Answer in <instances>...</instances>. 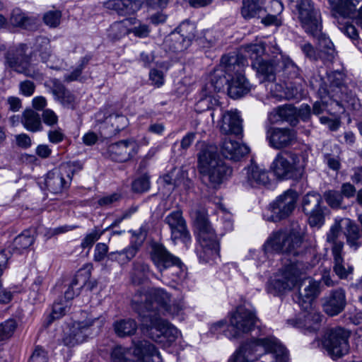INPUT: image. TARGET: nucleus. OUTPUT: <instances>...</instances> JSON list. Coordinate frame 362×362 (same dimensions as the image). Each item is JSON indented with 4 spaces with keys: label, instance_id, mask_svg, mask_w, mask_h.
Segmentation results:
<instances>
[{
    "label": "nucleus",
    "instance_id": "obj_8",
    "mask_svg": "<svg viewBox=\"0 0 362 362\" xmlns=\"http://www.w3.org/2000/svg\"><path fill=\"white\" fill-rule=\"evenodd\" d=\"M302 237L293 231L278 230L270 235L264 247L266 252H275L297 256L302 251Z\"/></svg>",
    "mask_w": 362,
    "mask_h": 362
},
{
    "label": "nucleus",
    "instance_id": "obj_35",
    "mask_svg": "<svg viewBox=\"0 0 362 362\" xmlns=\"http://www.w3.org/2000/svg\"><path fill=\"white\" fill-rule=\"evenodd\" d=\"M35 47L40 52L42 62L46 63L47 66L51 69H58V65L55 64L53 62L56 57L51 54L50 41L47 37H37L35 41Z\"/></svg>",
    "mask_w": 362,
    "mask_h": 362
},
{
    "label": "nucleus",
    "instance_id": "obj_5",
    "mask_svg": "<svg viewBox=\"0 0 362 362\" xmlns=\"http://www.w3.org/2000/svg\"><path fill=\"white\" fill-rule=\"evenodd\" d=\"M171 302L170 296L163 288H153L149 293L138 291L132 298L133 308L143 320L144 315L159 316L156 310L158 308L165 310Z\"/></svg>",
    "mask_w": 362,
    "mask_h": 362
},
{
    "label": "nucleus",
    "instance_id": "obj_60",
    "mask_svg": "<svg viewBox=\"0 0 362 362\" xmlns=\"http://www.w3.org/2000/svg\"><path fill=\"white\" fill-rule=\"evenodd\" d=\"M324 197L327 204L332 208L340 207L343 197L339 192L329 190L324 194Z\"/></svg>",
    "mask_w": 362,
    "mask_h": 362
},
{
    "label": "nucleus",
    "instance_id": "obj_11",
    "mask_svg": "<svg viewBox=\"0 0 362 362\" xmlns=\"http://www.w3.org/2000/svg\"><path fill=\"white\" fill-rule=\"evenodd\" d=\"M106 321L104 315H95L90 313L86 320L74 322L68 333L63 337V343L68 346H74L84 342L91 334V327L95 325L101 328Z\"/></svg>",
    "mask_w": 362,
    "mask_h": 362
},
{
    "label": "nucleus",
    "instance_id": "obj_55",
    "mask_svg": "<svg viewBox=\"0 0 362 362\" xmlns=\"http://www.w3.org/2000/svg\"><path fill=\"white\" fill-rule=\"evenodd\" d=\"M62 18V13L58 10L48 11L43 15L45 24L49 28H57L59 25Z\"/></svg>",
    "mask_w": 362,
    "mask_h": 362
},
{
    "label": "nucleus",
    "instance_id": "obj_26",
    "mask_svg": "<svg viewBox=\"0 0 362 362\" xmlns=\"http://www.w3.org/2000/svg\"><path fill=\"white\" fill-rule=\"evenodd\" d=\"M243 183L252 187L265 186L269 182L267 170L253 161L243 169Z\"/></svg>",
    "mask_w": 362,
    "mask_h": 362
},
{
    "label": "nucleus",
    "instance_id": "obj_13",
    "mask_svg": "<svg viewBox=\"0 0 362 362\" xmlns=\"http://www.w3.org/2000/svg\"><path fill=\"white\" fill-rule=\"evenodd\" d=\"M297 200L298 194L295 190L285 191L269 204L268 214L264 215V219L277 222L288 218L295 209Z\"/></svg>",
    "mask_w": 362,
    "mask_h": 362
},
{
    "label": "nucleus",
    "instance_id": "obj_3",
    "mask_svg": "<svg viewBox=\"0 0 362 362\" xmlns=\"http://www.w3.org/2000/svg\"><path fill=\"white\" fill-rule=\"evenodd\" d=\"M198 161L202 182L210 187L219 186L231 174V169L220 158L213 146L202 149Z\"/></svg>",
    "mask_w": 362,
    "mask_h": 362
},
{
    "label": "nucleus",
    "instance_id": "obj_56",
    "mask_svg": "<svg viewBox=\"0 0 362 362\" xmlns=\"http://www.w3.org/2000/svg\"><path fill=\"white\" fill-rule=\"evenodd\" d=\"M308 217V223L311 227L320 228L325 223V216L322 208L305 213Z\"/></svg>",
    "mask_w": 362,
    "mask_h": 362
},
{
    "label": "nucleus",
    "instance_id": "obj_46",
    "mask_svg": "<svg viewBox=\"0 0 362 362\" xmlns=\"http://www.w3.org/2000/svg\"><path fill=\"white\" fill-rule=\"evenodd\" d=\"M347 88L341 90H337L336 93L332 94L329 90H327V95L330 97L335 98V100H339L340 104L347 108L356 109L358 105V100L351 93H347Z\"/></svg>",
    "mask_w": 362,
    "mask_h": 362
},
{
    "label": "nucleus",
    "instance_id": "obj_49",
    "mask_svg": "<svg viewBox=\"0 0 362 362\" xmlns=\"http://www.w3.org/2000/svg\"><path fill=\"white\" fill-rule=\"evenodd\" d=\"M281 64L284 75L286 74L292 78H300V81L302 80L300 69L289 57L281 55Z\"/></svg>",
    "mask_w": 362,
    "mask_h": 362
},
{
    "label": "nucleus",
    "instance_id": "obj_27",
    "mask_svg": "<svg viewBox=\"0 0 362 362\" xmlns=\"http://www.w3.org/2000/svg\"><path fill=\"white\" fill-rule=\"evenodd\" d=\"M45 86L49 87L54 99L59 102L66 108L74 109L77 104V98L69 90L57 79H50L45 83Z\"/></svg>",
    "mask_w": 362,
    "mask_h": 362
},
{
    "label": "nucleus",
    "instance_id": "obj_18",
    "mask_svg": "<svg viewBox=\"0 0 362 362\" xmlns=\"http://www.w3.org/2000/svg\"><path fill=\"white\" fill-rule=\"evenodd\" d=\"M126 349L130 353L128 358L132 362H162L160 353L148 341H133L132 347Z\"/></svg>",
    "mask_w": 362,
    "mask_h": 362
},
{
    "label": "nucleus",
    "instance_id": "obj_52",
    "mask_svg": "<svg viewBox=\"0 0 362 362\" xmlns=\"http://www.w3.org/2000/svg\"><path fill=\"white\" fill-rule=\"evenodd\" d=\"M195 25L189 21L182 22L177 28L175 33H179L182 37L189 40L191 44L195 37Z\"/></svg>",
    "mask_w": 362,
    "mask_h": 362
},
{
    "label": "nucleus",
    "instance_id": "obj_64",
    "mask_svg": "<svg viewBox=\"0 0 362 362\" xmlns=\"http://www.w3.org/2000/svg\"><path fill=\"white\" fill-rule=\"evenodd\" d=\"M47 351L40 346H36L28 362H47Z\"/></svg>",
    "mask_w": 362,
    "mask_h": 362
},
{
    "label": "nucleus",
    "instance_id": "obj_25",
    "mask_svg": "<svg viewBox=\"0 0 362 362\" xmlns=\"http://www.w3.org/2000/svg\"><path fill=\"white\" fill-rule=\"evenodd\" d=\"M151 257L160 272H163L180 264V259L170 252L162 245L156 243L152 246Z\"/></svg>",
    "mask_w": 362,
    "mask_h": 362
},
{
    "label": "nucleus",
    "instance_id": "obj_37",
    "mask_svg": "<svg viewBox=\"0 0 362 362\" xmlns=\"http://www.w3.org/2000/svg\"><path fill=\"white\" fill-rule=\"evenodd\" d=\"M333 257V271L340 279H346L353 273V266L345 262L343 251L332 252Z\"/></svg>",
    "mask_w": 362,
    "mask_h": 362
},
{
    "label": "nucleus",
    "instance_id": "obj_39",
    "mask_svg": "<svg viewBox=\"0 0 362 362\" xmlns=\"http://www.w3.org/2000/svg\"><path fill=\"white\" fill-rule=\"evenodd\" d=\"M138 251V246L136 244H132L120 251L110 252L108 259L117 262L121 265L126 264L136 256Z\"/></svg>",
    "mask_w": 362,
    "mask_h": 362
},
{
    "label": "nucleus",
    "instance_id": "obj_31",
    "mask_svg": "<svg viewBox=\"0 0 362 362\" xmlns=\"http://www.w3.org/2000/svg\"><path fill=\"white\" fill-rule=\"evenodd\" d=\"M221 151L226 158L237 161L247 155L250 149L246 145L233 141L228 137L223 141Z\"/></svg>",
    "mask_w": 362,
    "mask_h": 362
},
{
    "label": "nucleus",
    "instance_id": "obj_21",
    "mask_svg": "<svg viewBox=\"0 0 362 362\" xmlns=\"http://www.w3.org/2000/svg\"><path fill=\"white\" fill-rule=\"evenodd\" d=\"M171 232V238L175 241L180 240L185 244L191 240V236L187 228L186 221L184 219L182 212L179 210L170 213L164 219Z\"/></svg>",
    "mask_w": 362,
    "mask_h": 362
},
{
    "label": "nucleus",
    "instance_id": "obj_58",
    "mask_svg": "<svg viewBox=\"0 0 362 362\" xmlns=\"http://www.w3.org/2000/svg\"><path fill=\"white\" fill-rule=\"evenodd\" d=\"M103 234V231L95 228L91 232L87 233L83 239L81 246L82 248H90L100 238Z\"/></svg>",
    "mask_w": 362,
    "mask_h": 362
},
{
    "label": "nucleus",
    "instance_id": "obj_47",
    "mask_svg": "<svg viewBox=\"0 0 362 362\" xmlns=\"http://www.w3.org/2000/svg\"><path fill=\"white\" fill-rule=\"evenodd\" d=\"M149 266L141 260H136L133 263V269L131 274L134 284H141L149 274Z\"/></svg>",
    "mask_w": 362,
    "mask_h": 362
},
{
    "label": "nucleus",
    "instance_id": "obj_61",
    "mask_svg": "<svg viewBox=\"0 0 362 362\" xmlns=\"http://www.w3.org/2000/svg\"><path fill=\"white\" fill-rule=\"evenodd\" d=\"M121 199V194L119 193H112L100 197L98 199L97 204L101 208H109L115 203Z\"/></svg>",
    "mask_w": 362,
    "mask_h": 362
},
{
    "label": "nucleus",
    "instance_id": "obj_63",
    "mask_svg": "<svg viewBox=\"0 0 362 362\" xmlns=\"http://www.w3.org/2000/svg\"><path fill=\"white\" fill-rule=\"evenodd\" d=\"M274 112L281 120H288L296 114V110L291 105L279 106Z\"/></svg>",
    "mask_w": 362,
    "mask_h": 362
},
{
    "label": "nucleus",
    "instance_id": "obj_48",
    "mask_svg": "<svg viewBox=\"0 0 362 362\" xmlns=\"http://www.w3.org/2000/svg\"><path fill=\"white\" fill-rule=\"evenodd\" d=\"M322 197L317 192H308L303 198L302 206L304 213L312 212L318 208H320Z\"/></svg>",
    "mask_w": 362,
    "mask_h": 362
},
{
    "label": "nucleus",
    "instance_id": "obj_59",
    "mask_svg": "<svg viewBox=\"0 0 362 362\" xmlns=\"http://www.w3.org/2000/svg\"><path fill=\"white\" fill-rule=\"evenodd\" d=\"M262 6L265 12L279 16L284 10L283 4L279 0H262Z\"/></svg>",
    "mask_w": 362,
    "mask_h": 362
},
{
    "label": "nucleus",
    "instance_id": "obj_41",
    "mask_svg": "<svg viewBox=\"0 0 362 362\" xmlns=\"http://www.w3.org/2000/svg\"><path fill=\"white\" fill-rule=\"evenodd\" d=\"M22 123L27 130L32 132H40L43 129L40 115L31 109L23 112Z\"/></svg>",
    "mask_w": 362,
    "mask_h": 362
},
{
    "label": "nucleus",
    "instance_id": "obj_62",
    "mask_svg": "<svg viewBox=\"0 0 362 362\" xmlns=\"http://www.w3.org/2000/svg\"><path fill=\"white\" fill-rule=\"evenodd\" d=\"M150 188L149 178L147 175H142L136 179L132 183V189L136 192H144Z\"/></svg>",
    "mask_w": 362,
    "mask_h": 362
},
{
    "label": "nucleus",
    "instance_id": "obj_9",
    "mask_svg": "<svg viewBox=\"0 0 362 362\" xmlns=\"http://www.w3.org/2000/svg\"><path fill=\"white\" fill-rule=\"evenodd\" d=\"M211 103L212 107L209 108L212 109L211 116L213 121L216 115H221V121L219 124L220 130L224 134H234L239 136L242 134L243 127L242 119L239 115V113L235 110L226 111L223 112V109L219 105L218 100L215 98L206 97L204 99L200 100L197 104V107L202 106L204 104Z\"/></svg>",
    "mask_w": 362,
    "mask_h": 362
},
{
    "label": "nucleus",
    "instance_id": "obj_34",
    "mask_svg": "<svg viewBox=\"0 0 362 362\" xmlns=\"http://www.w3.org/2000/svg\"><path fill=\"white\" fill-rule=\"evenodd\" d=\"M34 233L35 232L31 230L23 231L7 247L11 249L12 254H21L33 244L35 241Z\"/></svg>",
    "mask_w": 362,
    "mask_h": 362
},
{
    "label": "nucleus",
    "instance_id": "obj_14",
    "mask_svg": "<svg viewBox=\"0 0 362 362\" xmlns=\"http://www.w3.org/2000/svg\"><path fill=\"white\" fill-rule=\"evenodd\" d=\"M26 45L9 48L5 54V65L15 71L33 78H39L42 74L28 62L25 54Z\"/></svg>",
    "mask_w": 362,
    "mask_h": 362
},
{
    "label": "nucleus",
    "instance_id": "obj_22",
    "mask_svg": "<svg viewBox=\"0 0 362 362\" xmlns=\"http://www.w3.org/2000/svg\"><path fill=\"white\" fill-rule=\"evenodd\" d=\"M267 139L272 148L281 149L294 144L296 134L292 129L271 127L267 131Z\"/></svg>",
    "mask_w": 362,
    "mask_h": 362
},
{
    "label": "nucleus",
    "instance_id": "obj_40",
    "mask_svg": "<svg viewBox=\"0 0 362 362\" xmlns=\"http://www.w3.org/2000/svg\"><path fill=\"white\" fill-rule=\"evenodd\" d=\"M252 66L256 70L257 74L262 78V80L273 81L275 79L276 69L271 61L262 59L252 63Z\"/></svg>",
    "mask_w": 362,
    "mask_h": 362
},
{
    "label": "nucleus",
    "instance_id": "obj_53",
    "mask_svg": "<svg viewBox=\"0 0 362 362\" xmlns=\"http://www.w3.org/2000/svg\"><path fill=\"white\" fill-rule=\"evenodd\" d=\"M327 79L329 82V88L332 91L345 90L346 86L343 84V74L339 71H334L327 75Z\"/></svg>",
    "mask_w": 362,
    "mask_h": 362
},
{
    "label": "nucleus",
    "instance_id": "obj_28",
    "mask_svg": "<svg viewBox=\"0 0 362 362\" xmlns=\"http://www.w3.org/2000/svg\"><path fill=\"white\" fill-rule=\"evenodd\" d=\"M320 293V282L308 279V284L305 283L303 288L294 295L293 300L302 309L308 310V308L314 307L313 302Z\"/></svg>",
    "mask_w": 362,
    "mask_h": 362
},
{
    "label": "nucleus",
    "instance_id": "obj_29",
    "mask_svg": "<svg viewBox=\"0 0 362 362\" xmlns=\"http://www.w3.org/2000/svg\"><path fill=\"white\" fill-rule=\"evenodd\" d=\"M70 180L68 170L63 167L49 172L45 178V185L50 192L59 193L69 187Z\"/></svg>",
    "mask_w": 362,
    "mask_h": 362
},
{
    "label": "nucleus",
    "instance_id": "obj_43",
    "mask_svg": "<svg viewBox=\"0 0 362 362\" xmlns=\"http://www.w3.org/2000/svg\"><path fill=\"white\" fill-rule=\"evenodd\" d=\"M262 11V0H243L241 13L245 18L260 17Z\"/></svg>",
    "mask_w": 362,
    "mask_h": 362
},
{
    "label": "nucleus",
    "instance_id": "obj_44",
    "mask_svg": "<svg viewBox=\"0 0 362 362\" xmlns=\"http://www.w3.org/2000/svg\"><path fill=\"white\" fill-rule=\"evenodd\" d=\"M105 124H110L112 126L110 133L107 135H105V136H110L112 134L118 133L127 126V118L122 115L114 113L105 118Z\"/></svg>",
    "mask_w": 362,
    "mask_h": 362
},
{
    "label": "nucleus",
    "instance_id": "obj_16",
    "mask_svg": "<svg viewBox=\"0 0 362 362\" xmlns=\"http://www.w3.org/2000/svg\"><path fill=\"white\" fill-rule=\"evenodd\" d=\"M349 332L341 327L331 329L327 332L322 340V346L333 358L346 354L349 350Z\"/></svg>",
    "mask_w": 362,
    "mask_h": 362
},
{
    "label": "nucleus",
    "instance_id": "obj_17",
    "mask_svg": "<svg viewBox=\"0 0 362 362\" xmlns=\"http://www.w3.org/2000/svg\"><path fill=\"white\" fill-rule=\"evenodd\" d=\"M300 49L310 60L321 59L324 62H332L336 56L333 43L324 35L319 37L317 52L309 42L300 45Z\"/></svg>",
    "mask_w": 362,
    "mask_h": 362
},
{
    "label": "nucleus",
    "instance_id": "obj_7",
    "mask_svg": "<svg viewBox=\"0 0 362 362\" xmlns=\"http://www.w3.org/2000/svg\"><path fill=\"white\" fill-rule=\"evenodd\" d=\"M142 329L149 337L159 343L171 345L179 337V330L160 316L144 315L141 322Z\"/></svg>",
    "mask_w": 362,
    "mask_h": 362
},
{
    "label": "nucleus",
    "instance_id": "obj_6",
    "mask_svg": "<svg viewBox=\"0 0 362 362\" xmlns=\"http://www.w3.org/2000/svg\"><path fill=\"white\" fill-rule=\"evenodd\" d=\"M304 168V158L291 151L279 153L271 165L274 174L280 180H297L301 177Z\"/></svg>",
    "mask_w": 362,
    "mask_h": 362
},
{
    "label": "nucleus",
    "instance_id": "obj_36",
    "mask_svg": "<svg viewBox=\"0 0 362 362\" xmlns=\"http://www.w3.org/2000/svg\"><path fill=\"white\" fill-rule=\"evenodd\" d=\"M346 243L350 247L357 250L362 245V235L358 226L351 219H344Z\"/></svg>",
    "mask_w": 362,
    "mask_h": 362
},
{
    "label": "nucleus",
    "instance_id": "obj_57",
    "mask_svg": "<svg viewBox=\"0 0 362 362\" xmlns=\"http://www.w3.org/2000/svg\"><path fill=\"white\" fill-rule=\"evenodd\" d=\"M69 308L68 305H64L62 302H56L52 307V311L47 318V324H51L54 320L64 316Z\"/></svg>",
    "mask_w": 362,
    "mask_h": 362
},
{
    "label": "nucleus",
    "instance_id": "obj_50",
    "mask_svg": "<svg viewBox=\"0 0 362 362\" xmlns=\"http://www.w3.org/2000/svg\"><path fill=\"white\" fill-rule=\"evenodd\" d=\"M169 47L174 52H182L187 49L191 45L189 40L182 37V36L175 32H173L167 40Z\"/></svg>",
    "mask_w": 362,
    "mask_h": 362
},
{
    "label": "nucleus",
    "instance_id": "obj_24",
    "mask_svg": "<svg viewBox=\"0 0 362 362\" xmlns=\"http://www.w3.org/2000/svg\"><path fill=\"white\" fill-rule=\"evenodd\" d=\"M110 158L117 162H126L133 158L138 151V146L132 139L121 140L108 147Z\"/></svg>",
    "mask_w": 362,
    "mask_h": 362
},
{
    "label": "nucleus",
    "instance_id": "obj_45",
    "mask_svg": "<svg viewBox=\"0 0 362 362\" xmlns=\"http://www.w3.org/2000/svg\"><path fill=\"white\" fill-rule=\"evenodd\" d=\"M241 50L250 58L252 64L263 59L262 56L265 53V46L263 42H259L243 45L241 47Z\"/></svg>",
    "mask_w": 362,
    "mask_h": 362
},
{
    "label": "nucleus",
    "instance_id": "obj_19",
    "mask_svg": "<svg viewBox=\"0 0 362 362\" xmlns=\"http://www.w3.org/2000/svg\"><path fill=\"white\" fill-rule=\"evenodd\" d=\"M361 0H328L332 11L340 16L353 19L362 30Z\"/></svg>",
    "mask_w": 362,
    "mask_h": 362
},
{
    "label": "nucleus",
    "instance_id": "obj_1",
    "mask_svg": "<svg viewBox=\"0 0 362 362\" xmlns=\"http://www.w3.org/2000/svg\"><path fill=\"white\" fill-rule=\"evenodd\" d=\"M287 362V351L274 337L254 338L243 344L228 362Z\"/></svg>",
    "mask_w": 362,
    "mask_h": 362
},
{
    "label": "nucleus",
    "instance_id": "obj_15",
    "mask_svg": "<svg viewBox=\"0 0 362 362\" xmlns=\"http://www.w3.org/2000/svg\"><path fill=\"white\" fill-rule=\"evenodd\" d=\"M296 11L302 27L308 33L316 36L320 31V11L312 0H296Z\"/></svg>",
    "mask_w": 362,
    "mask_h": 362
},
{
    "label": "nucleus",
    "instance_id": "obj_33",
    "mask_svg": "<svg viewBox=\"0 0 362 362\" xmlns=\"http://www.w3.org/2000/svg\"><path fill=\"white\" fill-rule=\"evenodd\" d=\"M136 18H129L113 23L107 30V36L112 41L119 40L130 33L131 26L135 23Z\"/></svg>",
    "mask_w": 362,
    "mask_h": 362
},
{
    "label": "nucleus",
    "instance_id": "obj_10",
    "mask_svg": "<svg viewBox=\"0 0 362 362\" xmlns=\"http://www.w3.org/2000/svg\"><path fill=\"white\" fill-rule=\"evenodd\" d=\"M305 271L303 264L299 261H292L286 264L276 276L269 283L267 290L274 295L281 293L292 289Z\"/></svg>",
    "mask_w": 362,
    "mask_h": 362
},
{
    "label": "nucleus",
    "instance_id": "obj_2",
    "mask_svg": "<svg viewBox=\"0 0 362 362\" xmlns=\"http://www.w3.org/2000/svg\"><path fill=\"white\" fill-rule=\"evenodd\" d=\"M198 230L197 249L199 259L202 262H209L219 257V243L214 229L208 220L204 209H194L190 213Z\"/></svg>",
    "mask_w": 362,
    "mask_h": 362
},
{
    "label": "nucleus",
    "instance_id": "obj_42",
    "mask_svg": "<svg viewBox=\"0 0 362 362\" xmlns=\"http://www.w3.org/2000/svg\"><path fill=\"white\" fill-rule=\"evenodd\" d=\"M113 327L118 337H125L133 335L136 332L137 324L132 319H124L115 322Z\"/></svg>",
    "mask_w": 362,
    "mask_h": 362
},
{
    "label": "nucleus",
    "instance_id": "obj_32",
    "mask_svg": "<svg viewBox=\"0 0 362 362\" xmlns=\"http://www.w3.org/2000/svg\"><path fill=\"white\" fill-rule=\"evenodd\" d=\"M90 274L87 271H78L72 279L64 291V298L69 301L77 296L90 278Z\"/></svg>",
    "mask_w": 362,
    "mask_h": 362
},
{
    "label": "nucleus",
    "instance_id": "obj_12",
    "mask_svg": "<svg viewBox=\"0 0 362 362\" xmlns=\"http://www.w3.org/2000/svg\"><path fill=\"white\" fill-rule=\"evenodd\" d=\"M258 318L254 309L245 305L238 306L230 315V327L232 331L226 332L229 339H239L250 332L256 325Z\"/></svg>",
    "mask_w": 362,
    "mask_h": 362
},
{
    "label": "nucleus",
    "instance_id": "obj_38",
    "mask_svg": "<svg viewBox=\"0 0 362 362\" xmlns=\"http://www.w3.org/2000/svg\"><path fill=\"white\" fill-rule=\"evenodd\" d=\"M341 221L344 220H336L327 233L326 240L332 245V252L344 250V243L338 240L341 231Z\"/></svg>",
    "mask_w": 362,
    "mask_h": 362
},
{
    "label": "nucleus",
    "instance_id": "obj_51",
    "mask_svg": "<svg viewBox=\"0 0 362 362\" xmlns=\"http://www.w3.org/2000/svg\"><path fill=\"white\" fill-rule=\"evenodd\" d=\"M18 327L16 320L9 318L0 324V341L10 339L16 332Z\"/></svg>",
    "mask_w": 362,
    "mask_h": 362
},
{
    "label": "nucleus",
    "instance_id": "obj_54",
    "mask_svg": "<svg viewBox=\"0 0 362 362\" xmlns=\"http://www.w3.org/2000/svg\"><path fill=\"white\" fill-rule=\"evenodd\" d=\"M129 355L125 347L117 345L112 349L110 356L112 362H132L128 358Z\"/></svg>",
    "mask_w": 362,
    "mask_h": 362
},
{
    "label": "nucleus",
    "instance_id": "obj_30",
    "mask_svg": "<svg viewBox=\"0 0 362 362\" xmlns=\"http://www.w3.org/2000/svg\"><path fill=\"white\" fill-rule=\"evenodd\" d=\"M143 4L141 0H108L104 7L115 11L118 15H132L138 11Z\"/></svg>",
    "mask_w": 362,
    "mask_h": 362
},
{
    "label": "nucleus",
    "instance_id": "obj_20",
    "mask_svg": "<svg viewBox=\"0 0 362 362\" xmlns=\"http://www.w3.org/2000/svg\"><path fill=\"white\" fill-rule=\"evenodd\" d=\"M322 315L315 307L302 309L296 319L288 320V323L294 327L308 332H315L320 329Z\"/></svg>",
    "mask_w": 362,
    "mask_h": 362
},
{
    "label": "nucleus",
    "instance_id": "obj_4",
    "mask_svg": "<svg viewBox=\"0 0 362 362\" xmlns=\"http://www.w3.org/2000/svg\"><path fill=\"white\" fill-rule=\"evenodd\" d=\"M221 64L225 73L230 77L227 79L229 96L236 99L247 94L252 86L243 74L247 64L246 59L240 54L225 55L221 58Z\"/></svg>",
    "mask_w": 362,
    "mask_h": 362
},
{
    "label": "nucleus",
    "instance_id": "obj_23",
    "mask_svg": "<svg viewBox=\"0 0 362 362\" xmlns=\"http://www.w3.org/2000/svg\"><path fill=\"white\" fill-rule=\"evenodd\" d=\"M324 312L329 316L341 313L346 305V291L342 288L332 289L322 299Z\"/></svg>",
    "mask_w": 362,
    "mask_h": 362
}]
</instances>
